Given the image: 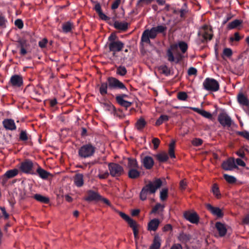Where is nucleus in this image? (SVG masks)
<instances>
[{"label":"nucleus","instance_id":"obj_39","mask_svg":"<svg viewBox=\"0 0 249 249\" xmlns=\"http://www.w3.org/2000/svg\"><path fill=\"white\" fill-rule=\"evenodd\" d=\"M212 191L214 196L217 198H219L221 197V194L220 193L217 184H214L213 185Z\"/></svg>","mask_w":249,"mask_h":249},{"label":"nucleus","instance_id":"obj_58","mask_svg":"<svg viewBox=\"0 0 249 249\" xmlns=\"http://www.w3.org/2000/svg\"><path fill=\"white\" fill-rule=\"evenodd\" d=\"M15 24L19 29H22L23 27V23L21 19H18L15 20Z\"/></svg>","mask_w":249,"mask_h":249},{"label":"nucleus","instance_id":"obj_48","mask_svg":"<svg viewBox=\"0 0 249 249\" xmlns=\"http://www.w3.org/2000/svg\"><path fill=\"white\" fill-rule=\"evenodd\" d=\"M187 98L188 95L185 92H179L178 94V98L179 100L185 101Z\"/></svg>","mask_w":249,"mask_h":249},{"label":"nucleus","instance_id":"obj_40","mask_svg":"<svg viewBox=\"0 0 249 249\" xmlns=\"http://www.w3.org/2000/svg\"><path fill=\"white\" fill-rule=\"evenodd\" d=\"M109 173L107 171H103L100 169L99 170V174L98 175V177L100 178V179H106L107 178L109 175Z\"/></svg>","mask_w":249,"mask_h":249},{"label":"nucleus","instance_id":"obj_52","mask_svg":"<svg viewBox=\"0 0 249 249\" xmlns=\"http://www.w3.org/2000/svg\"><path fill=\"white\" fill-rule=\"evenodd\" d=\"M19 139L23 141H25L28 140L27 134L25 131L22 130L20 132Z\"/></svg>","mask_w":249,"mask_h":249},{"label":"nucleus","instance_id":"obj_12","mask_svg":"<svg viewBox=\"0 0 249 249\" xmlns=\"http://www.w3.org/2000/svg\"><path fill=\"white\" fill-rule=\"evenodd\" d=\"M9 82L14 88H20L23 84V77L20 75L15 74L11 76Z\"/></svg>","mask_w":249,"mask_h":249},{"label":"nucleus","instance_id":"obj_43","mask_svg":"<svg viewBox=\"0 0 249 249\" xmlns=\"http://www.w3.org/2000/svg\"><path fill=\"white\" fill-rule=\"evenodd\" d=\"M178 46L182 53H185L188 49V45L187 43L184 41L179 42Z\"/></svg>","mask_w":249,"mask_h":249},{"label":"nucleus","instance_id":"obj_60","mask_svg":"<svg viewBox=\"0 0 249 249\" xmlns=\"http://www.w3.org/2000/svg\"><path fill=\"white\" fill-rule=\"evenodd\" d=\"M187 185V183L185 179L180 181L179 183V188L181 190H184L186 189Z\"/></svg>","mask_w":249,"mask_h":249},{"label":"nucleus","instance_id":"obj_53","mask_svg":"<svg viewBox=\"0 0 249 249\" xmlns=\"http://www.w3.org/2000/svg\"><path fill=\"white\" fill-rule=\"evenodd\" d=\"M48 43V40L46 38H44L38 42V45L41 48H44L46 47Z\"/></svg>","mask_w":249,"mask_h":249},{"label":"nucleus","instance_id":"obj_23","mask_svg":"<svg viewBox=\"0 0 249 249\" xmlns=\"http://www.w3.org/2000/svg\"><path fill=\"white\" fill-rule=\"evenodd\" d=\"M192 109L194 111L198 113V114H199L200 115H201V116H202L203 117H204L206 118L209 119H212V118H213L212 114L209 112H208V111L203 110V109H199L198 108H196V107H193V108H192Z\"/></svg>","mask_w":249,"mask_h":249},{"label":"nucleus","instance_id":"obj_45","mask_svg":"<svg viewBox=\"0 0 249 249\" xmlns=\"http://www.w3.org/2000/svg\"><path fill=\"white\" fill-rule=\"evenodd\" d=\"M160 72L165 75H168L170 74V69L165 65L161 66L159 68Z\"/></svg>","mask_w":249,"mask_h":249},{"label":"nucleus","instance_id":"obj_30","mask_svg":"<svg viewBox=\"0 0 249 249\" xmlns=\"http://www.w3.org/2000/svg\"><path fill=\"white\" fill-rule=\"evenodd\" d=\"M116 100L120 105L126 108L130 107L132 104V102L126 101L121 97H116Z\"/></svg>","mask_w":249,"mask_h":249},{"label":"nucleus","instance_id":"obj_51","mask_svg":"<svg viewBox=\"0 0 249 249\" xmlns=\"http://www.w3.org/2000/svg\"><path fill=\"white\" fill-rule=\"evenodd\" d=\"M125 0H115L111 5V9L113 10L116 9L118 8L120 3L122 2H124Z\"/></svg>","mask_w":249,"mask_h":249},{"label":"nucleus","instance_id":"obj_3","mask_svg":"<svg viewBox=\"0 0 249 249\" xmlns=\"http://www.w3.org/2000/svg\"><path fill=\"white\" fill-rule=\"evenodd\" d=\"M95 147L90 143L84 144L78 150V155L82 158H87L92 156L95 152Z\"/></svg>","mask_w":249,"mask_h":249},{"label":"nucleus","instance_id":"obj_37","mask_svg":"<svg viewBox=\"0 0 249 249\" xmlns=\"http://www.w3.org/2000/svg\"><path fill=\"white\" fill-rule=\"evenodd\" d=\"M175 146V141L173 140L169 144V155L171 158H175L174 153V149Z\"/></svg>","mask_w":249,"mask_h":249},{"label":"nucleus","instance_id":"obj_1","mask_svg":"<svg viewBox=\"0 0 249 249\" xmlns=\"http://www.w3.org/2000/svg\"><path fill=\"white\" fill-rule=\"evenodd\" d=\"M110 89H121L127 90L125 85L117 79L109 77L107 82H102L99 87V92L102 96H105L107 93V88Z\"/></svg>","mask_w":249,"mask_h":249},{"label":"nucleus","instance_id":"obj_35","mask_svg":"<svg viewBox=\"0 0 249 249\" xmlns=\"http://www.w3.org/2000/svg\"><path fill=\"white\" fill-rule=\"evenodd\" d=\"M62 30L64 33H68L71 31L73 28V24L70 21L67 22L62 25Z\"/></svg>","mask_w":249,"mask_h":249},{"label":"nucleus","instance_id":"obj_9","mask_svg":"<svg viewBox=\"0 0 249 249\" xmlns=\"http://www.w3.org/2000/svg\"><path fill=\"white\" fill-rule=\"evenodd\" d=\"M198 35L202 36L205 40H211L213 36L212 28L208 25L203 26L199 29Z\"/></svg>","mask_w":249,"mask_h":249},{"label":"nucleus","instance_id":"obj_64","mask_svg":"<svg viewBox=\"0 0 249 249\" xmlns=\"http://www.w3.org/2000/svg\"><path fill=\"white\" fill-rule=\"evenodd\" d=\"M94 9L98 13V14L102 12L101 5L99 3H96L94 6Z\"/></svg>","mask_w":249,"mask_h":249},{"label":"nucleus","instance_id":"obj_28","mask_svg":"<svg viewBox=\"0 0 249 249\" xmlns=\"http://www.w3.org/2000/svg\"><path fill=\"white\" fill-rule=\"evenodd\" d=\"M160 237L156 235L155 236L153 243L150 246L149 249H159L161 245Z\"/></svg>","mask_w":249,"mask_h":249},{"label":"nucleus","instance_id":"obj_6","mask_svg":"<svg viewBox=\"0 0 249 249\" xmlns=\"http://www.w3.org/2000/svg\"><path fill=\"white\" fill-rule=\"evenodd\" d=\"M108 39L110 41L108 44L109 50L113 53V55H115L116 53L121 51L124 48V44L120 40L113 39L112 36H110Z\"/></svg>","mask_w":249,"mask_h":249},{"label":"nucleus","instance_id":"obj_14","mask_svg":"<svg viewBox=\"0 0 249 249\" xmlns=\"http://www.w3.org/2000/svg\"><path fill=\"white\" fill-rule=\"evenodd\" d=\"M4 128L8 130H15L17 128L16 125L14 120L12 119H5L2 121Z\"/></svg>","mask_w":249,"mask_h":249},{"label":"nucleus","instance_id":"obj_62","mask_svg":"<svg viewBox=\"0 0 249 249\" xmlns=\"http://www.w3.org/2000/svg\"><path fill=\"white\" fill-rule=\"evenodd\" d=\"M6 21L7 20L5 17L0 15V26L2 27L5 26Z\"/></svg>","mask_w":249,"mask_h":249},{"label":"nucleus","instance_id":"obj_41","mask_svg":"<svg viewBox=\"0 0 249 249\" xmlns=\"http://www.w3.org/2000/svg\"><path fill=\"white\" fill-rule=\"evenodd\" d=\"M127 70L124 66H119L117 68L116 73L121 76H124L126 74Z\"/></svg>","mask_w":249,"mask_h":249},{"label":"nucleus","instance_id":"obj_54","mask_svg":"<svg viewBox=\"0 0 249 249\" xmlns=\"http://www.w3.org/2000/svg\"><path fill=\"white\" fill-rule=\"evenodd\" d=\"M241 37L239 36V34L238 32L235 33L233 36H231L230 37V39L231 41L233 42L234 41H239L241 39Z\"/></svg>","mask_w":249,"mask_h":249},{"label":"nucleus","instance_id":"obj_44","mask_svg":"<svg viewBox=\"0 0 249 249\" xmlns=\"http://www.w3.org/2000/svg\"><path fill=\"white\" fill-rule=\"evenodd\" d=\"M152 0H138L137 3V6L138 7H142L144 5L150 4Z\"/></svg>","mask_w":249,"mask_h":249},{"label":"nucleus","instance_id":"obj_63","mask_svg":"<svg viewBox=\"0 0 249 249\" xmlns=\"http://www.w3.org/2000/svg\"><path fill=\"white\" fill-rule=\"evenodd\" d=\"M236 163L238 165L245 167L246 166V164L245 162L240 159H237L236 160Z\"/></svg>","mask_w":249,"mask_h":249},{"label":"nucleus","instance_id":"obj_56","mask_svg":"<svg viewBox=\"0 0 249 249\" xmlns=\"http://www.w3.org/2000/svg\"><path fill=\"white\" fill-rule=\"evenodd\" d=\"M232 54V51L230 48H225L223 50V54L227 57H230Z\"/></svg>","mask_w":249,"mask_h":249},{"label":"nucleus","instance_id":"obj_22","mask_svg":"<svg viewBox=\"0 0 249 249\" xmlns=\"http://www.w3.org/2000/svg\"><path fill=\"white\" fill-rule=\"evenodd\" d=\"M215 227L219 232L220 236L222 237L225 235L227 233V229L224 224L221 222H216L215 224Z\"/></svg>","mask_w":249,"mask_h":249},{"label":"nucleus","instance_id":"obj_61","mask_svg":"<svg viewBox=\"0 0 249 249\" xmlns=\"http://www.w3.org/2000/svg\"><path fill=\"white\" fill-rule=\"evenodd\" d=\"M197 73V70L194 68L191 67L188 71V74L189 75H196Z\"/></svg>","mask_w":249,"mask_h":249},{"label":"nucleus","instance_id":"obj_33","mask_svg":"<svg viewBox=\"0 0 249 249\" xmlns=\"http://www.w3.org/2000/svg\"><path fill=\"white\" fill-rule=\"evenodd\" d=\"M137 168L129 170L128 175L130 178L134 179L139 177L140 172L137 170Z\"/></svg>","mask_w":249,"mask_h":249},{"label":"nucleus","instance_id":"obj_2","mask_svg":"<svg viewBox=\"0 0 249 249\" xmlns=\"http://www.w3.org/2000/svg\"><path fill=\"white\" fill-rule=\"evenodd\" d=\"M162 185V181L160 178L156 179L153 181H150L144 186L140 193V198L145 200L148 194H154Z\"/></svg>","mask_w":249,"mask_h":249},{"label":"nucleus","instance_id":"obj_16","mask_svg":"<svg viewBox=\"0 0 249 249\" xmlns=\"http://www.w3.org/2000/svg\"><path fill=\"white\" fill-rule=\"evenodd\" d=\"M206 207L213 215L218 217H222L223 216L222 211L219 208L213 207L209 204L206 205Z\"/></svg>","mask_w":249,"mask_h":249},{"label":"nucleus","instance_id":"obj_4","mask_svg":"<svg viewBox=\"0 0 249 249\" xmlns=\"http://www.w3.org/2000/svg\"><path fill=\"white\" fill-rule=\"evenodd\" d=\"M203 88L209 91L215 92L219 89V84L215 79L211 78H206L203 83Z\"/></svg>","mask_w":249,"mask_h":249},{"label":"nucleus","instance_id":"obj_46","mask_svg":"<svg viewBox=\"0 0 249 249\" xmlns=\"http://www.w3.org/2000/svg\"><path fill=\"white\" fill-rule=\"evenodd\" d=\"M168 196V189L164 188L160 192V198L161 200H165Z\"/></svg>","mask_w":249,"mask_h":249},{"label":"nucleus","instance_id":"obj_34","mask_svg":"<svg viewBox=\"0 0 249 249\" xmlns=\"http://www.w3.org/2000/svg\"><path fill=\"white\" fill-rule=\"evenodd\" d=\"M178 239L180 242L183 243H186L190 240V236L185 233H181L178 236Z\"/></svg>","mask_w":249,"mask_h":249},{"label":"nucleus","instance_id":"obj_42","mask_svg":"<svg viewBox=\"0 0 249 249\" xmlns=\"http://www.w3.org/2000/svg\"><path fill=\"white\" fill-rule=\"evenodd\" d=\"M157 157L158 160L161 162L166 161L168 159V155L166 153L159 154L157 155Z\"/></svg>","mask_w":249,"mask_h":249},{"label":"nucleus","instance_id":"obj_24","mask_svg":"<svg viewBox=\"0 0 249 249\" xmlns=\"http://www.w3.org/2000/svg\"><path fill=\"white\" fill-rule=\"evenodd\" d=\"M18 173V170L17 169H13L8 170L3 176V179L12 178L16 176Z\"/></svg>","mask_w":249,"mask_h":249},{"label":"nucleus","instance_id":"obj_49","mask_svg":"<svg viewBox=\"0 0 249 249\" xmlns=\"http://www.w3.org/2000/svg\"><path fill=\"white\" fill-rule=\"evenodd\" d=\"M164 206L160 203L157 204L152 209L151 211L152 213H156L159 210L162 211Z\"/></svg>","mask_w":249,"mask_h":249},{"label":"nucleus","instance_id":"obj_36","mask_svg":"<svg viewBox=\"0 0 249 249\" xmlns=\"http://www.w3.org/2000/svg\"><path fill=\"white\" fill-rule=\"evenodd\" d=\"M128 167L129 169L138 168L139 166L137 160L135 159H128Z\"/></svg>","mask_w":249,"mask_h":249},{"label":"nucleus","instance_id":"obj_55","mask_svg":"<svg viewBox=\"0 0 249 249\" xmlns=\"http://www.w3.org/2000/svg\"><path fill=\"white\" fill-rule=\"evenodd\" d=\"M192 143L196 146H199L202 143V140L199 138H196L192 141Z\"/></svg>","mask_w":249,"mask_h":249},{"label":"nucleus","instance_id":"obj_26","mask_svg":"<svg viewBox=\"0 0 249 249\" xmlns=\"http://www.w3.org/2000/svg\"><path fill=\"white\" fill-rule=\"evenodd\" d=\"M146 125V122L143 117H141L136 122L135 126L139 131H142Z\"/></svg>","mask_w":249,"mask_h":249},{"label":"nucleus","instance_id":"obj_11","mask_svg":"<svg viewBox=\"0 0 249 249\" xmlns=\"http://www.w3.org/2000/svg\"><path fill=\"white\" fill-rule=\"evenodd\" d=\"M34 166L33 162L29 160H26L20 164L19 169L23 173L33 174L32 169Z\"/></svg>","mask_w":249,"mask_h":249},{"label":"nucleus","instance_id":"obj_7","mask_svg":"<svg viewBox=\"0 0 249 249\" xmlns=\"http://www.w3.org/2000/svg\"><path fill=\"white\" fill-rule=\"evenodd\" d=\"M119 214L120 216L123 218L124 220H125L129 225L130 227H131L133 231L134 235L135 238L138 237V227L139 225L137 223L131 218L129 216L125 214L123 212H119Z\"/></svg>","mask_w":249,"mask_h":249},{"label":"nucleus","instance_id":"obj_32","mask_svg":"<svg viewBox=\"0 0 249 249\" xmlns=\"http://www.w3.org/2000/svg\"><path fill=\"white\" fill-rule=\"evenodd\" d=\"M34 198L38 201L45 204H48L50 201L49 197L42 196L40 194L35 195L34 196Z\"/></svg>","mask_w":249,"mask_h":249},{"label":"nucleus","instance_id":"obj_18","mask_svg":"<svg viewBox=\"0 0 249 249\" xmlns=\"http://www.w3.org/2000/svg\"><path fill=\"white\" fill-rule=\"evenodd\" d=\"M142 162L144 167L147 169H151L154 165V160L152 157L145 156L142 160Z\"/></svg>","mask_w":249,"mask_h":249},{"label":"nucleus","instance_id":"obj_57","mask_svg":"<svg viewBox=\"0 0 249 249\" xmlns=\"http://www.w3.org/2000/svg\"><path fill=\"white\" fill-rule=\"evenodd\" d=\"M237 134L245 138L247 140H249V132L246 131H240V132H238Z\"/></svg>","mask_w":249,"mask_h":249},{"label":"nucleus","instance_id":"obj_59","mask_svg":"<svg viewBox=\"0 0 249 249\" xmlns=\"http://www.w3.org/2000/svg\"><path fill=\"white\" fill-rule=\"evenodd\" d=\"M152 143L154 144V149H157V148L158 147V146L160 143V140L158 138H154L152 140Z\"/></svg>","mask_w":249,"mask_h":249},{"label":"nucleus","instance_id":"obj_38","mask_svg":"<svg viewBox=\"0 0 249 249\" xmlns=\"http://www.w3.org/2000/svg\"><path fill=\"white\" fill-rule=\"evenodd\" d=\"M169 117L166 115H161L157 119L156 122V125H160L161 124L164 122L167 121L169 120Z\"/></svg>","mask_w":249,"mask_h":249},{"label":"nucleus","instance_id":"obj_29","mask_svg":"<svg viewBox=\"0 0 249 249\" xmlns=\"http://www.w3.org/2000/svg\"><path fill=\"white\" fill-rule=\"evenodd\" d=\"M36 165L37 166L36 172L39 175V177L43 179L47 178L49 175V173L40 167L38 164H36Z\"/></svg>","mask_w":249,"mask_h":249},{"label":"nucleus","instance_id":"obj_27","mask_svg":"<svg viewBox=\"0 0 249 249\" xmlns=\"http://www.w3.org/2000/svg\"><path fill=\"white\" fill-rule=\"evenodd\" d=\"M74 182L77 187H81L84 184L83 175L81 174L75 175L74 178Z\"/></svg>","mask_w":249,"mask_h":249},{"label":"nucleus","instance_id":"obj_10","mask_svg":"<svg viewBox=\"0 0 249 249\" xmlns=\"http://www.w3.org/2000/svg\"><path fill=\"white\" fill-rule=\"evenodd\" d=\"M218 121L223 127H230L232 124L231 118L226 113H220L218 116Z\"/></svg>","mask_w":249,"mask_h":249},{"label":"nucleus","instance_id":"obj_15","mask_svg":"<svg viewBox=\"0 0 249 249\" xmlns=\"http://www.w3.org/2000/svg\"><path fill=\"white\" fill-rule=\"evenodd\" d=\"M184 216L185 219L192 223H197L199 221V217L196 213L185 212L184 213Z\"/></svg>","mask_w":249,"mask_h":249},{"label":"nucleus","instance_id":"obj_19","mask_svg":"<svg viewBox=\"0 0 249 249\" xmlns=\"http://www.w3.org/2000/svg\"><path fill=\"white\" fill-rule=\"evenodd\" d=\"M178 45L176 44L172 45L171 46L170 48L167 51V55L168 56V60L170 62L175 61V58L174 56L173 53L177 50Z\"/></svg>","mask_w":249,"mask_h":249},{"label":"nucleus","instance_id":"obj_31","mask_svg":"<svg viewBox=\"0 0 249 249\" xmlns=\"http://www.w3.org/2000/svg\"><path fill=\"white\" fill-rule=\"evenodd\" d=\"M242 23V21L239 19H235L229 23L227 28L229 30H231L237 28Z\"/></svg>","mask_w":249,"mask_h":249},{"label":"nucleus","instance_id":"obj_5","mask_svg":"<svg viewBox=\"0 0 249 249\" xmlns=\"http://www.w3.org/2000/svg\"><path fill=\"white\" fill-rule=\"evenodd\" d=\"M109 174L113 177H119L124 173L123 167L120 164L111 162L108 164Z\"/></svg>","mask_w":249,"mask_h":249},{"label":"nucleus","instance_id":"obj_47","mask_svg":"<svg viewBox=\"0 0 249 249\" xmlns=\"http://www.w3.org/2000/svg\"><path fill=\"white\" fill-rule=\"evenodd\" d=\"M224 178L230 183H234L236 180V178L233 176H230L227 174L224 175Z\"/></svg>","mask_w":249,"mask_h":249},{"label":"nucleus","instance_id":"obj_13","mask_svg":"<svg viewBox=\"0 0 249 249\" xmlns=\"http://www.w3.org/2000/svg\"><path fill=\"white\" fill-rule=\"evenodd\" d=\"M222 167L225 170H232L237 167L235 164L234 159L231 158L224 161L222 163Z\"/></svg>","mask_w":249,"mask_h":249},{"label":"nucleus","instance_id":"obj_8","mask_svg":"<svg viewBox=\"0 0 249 249\" xmlns=\"http://www.w3.org/2000/svg\"><path fill=\"white\" fill-rule=\"evenodd\" d=\"M157 33L154 27L150 30H145L142 35L141 40L148 44L150 43V38L154 39L157 36Z\"/></svg>","mask_w":249,"mask_h":249},{"label":"nucleus","instance_id":"obj_20","mask_svg":"<svg viewBox=\"0 0 249 249\" xmlns=\"http://www.w3.org/2000/svg\"><path fill=\"white\" fill-rule=\"evenodd\" d=\"M160 222L158 219H153L151 220L148 224V230L150 231H156L159 225Z\"/></svg>","mask_w":249,"mask_h":249},{"label":"nucleus","instance_id":"obj_17","mask_svg":"<svg viewBox=\"0 0 249 249\" xmlns=\"http://www.w3.org/2000/svg\"><path fill=\"white\" fill-rule=\"evenodd\" d=\"M101 198V196L97 192L89 190L85 200L88 201H99Z\"/></svg>","mask_w":249,"mask_h":249},{"label":"nucleus","instance_id":"obj_50","mask_svg":"<svg viewBox=\"0 0 249 249\" xmlns=\"http://www.w3.org/2000/svg\"><path fill=\"white\" fill-rule=\"evenodd\" d=\"M154 28H155L157 34L163 33L167 29V27L163 25H159Z\"/></svg>","mask_w":249,"mask_h":249},{"label":"nucleus","instance_id":"obj_21","mask_svg":"<svg viewBox=\"0 0 249 249\" xmlns=\"http://www.w3.org/2000/svg\"><path fill=\"white\" fill-rule=\"evenodd\" d=\"M237 100L238 103L244 106H249V100L246 95L242 93H240L237 96Z\"/></svg>","mask_w":249,"mask_h":249},{"label":"nucleus","instance_id":"obj_25","mask_svg":"<svg viewBox=\"0 0 249 249\" xmlns=\"http://www.w3.org/2000/svg\"><path fill=\"white\" fill-rule=\"evenodd\" d=\"M114 27L118 30L125 31L128 28V23L126 22L116 21L114 23Z\"/></svg>","mask_w":249,"mask_h":249}]
</instances>
